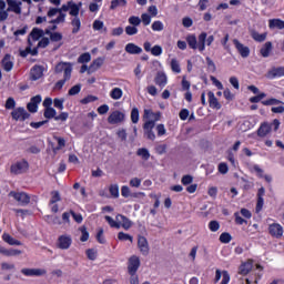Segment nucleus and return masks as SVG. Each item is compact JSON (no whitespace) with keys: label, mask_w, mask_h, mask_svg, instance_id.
<instances>
[{"label":"nucleus","mask_w":284,"mask_h":284,"mask_svg":"<svg viewBox=\"0 0 284 284\" xmlns=\"http://www.w3.org/2000/svg\"><path fill=\"white\" fill-rule=\"evenodd\" d=\"M44 32L43 30L41 29H38V28H34L32 31H31V34H30V38H29V43L30 45L27 47L26 50L21 51L20 54L21 57H26L28 54H32L34 57V54H37V48H33L32 49V43L31 41H39V39H41V37H43Z\"/></svg>","instance_id":"obj_1"},{"label":"nucleus","mask_w":284,"mask_h":284,"mask_svg":"<svg viewBox=\"0 0 284 284\" xmlns=\"http://www.w3.org/2000/svg\"><path fill=\"white\" fill-rule=\"evenodd\" d=\"M154 82L160 88H165L168 85V75L164 72H158Z\"/></svg>","instance_id":"obj_26"},{"label":"nucleus","mask_w":284,"mask_h":284,"mask_svg":"<svg viewBox=\"0 0 284 284\" xmlns=\"http://www.w3.org/2000/svg\"><path fill=\"white\" fill-rule=\"evenodd\" d=\"M105 221L109 223L110 227H115L116 230L120 229L119 221L112 219L110 215L104 216Z\"/></svg>","instance_id":"obj_47"},{"label":"nucleus","mask_w":284,"mask_h":284,"mask_svg":"<svg viewBox=\"0 0 284 284\" xmlns=\"http://www.w3.org/2000/svg\"><path fill=\"white\" fill-rule=\"evenodd\" d=\"M251 37H252V39H254V41L262 43V41H265L267 39V33H258L256 31H253L251 33Z\"/></svg>","instance_id":"obj_40"},{"label":"nucleus","mask_w":284,"mask_h":284,"mask_svg":"<svg viewBox=\"0 0 284 284\" xmlns=\"http://www.w3.org/2000/svg\"><path fill=\"white\" fill-rule=\"evenodd\" d=\"M90 61H92V55L89 52L81 54L78 59V63H90Z\"/></svg>","instance_id":"obj_46"},{"label":"nucleus","mask_w":284,"mask_h":284,"mask_svg":"<svg viewBox=\"0 0 284 284\" xmlns=\"http://www.w3.org/2000/svg\"><path fill=\"white\" fill-rule=\"evenodd\" d=\"M142 119L144 123L156 125V121L161 120V113H154L151 109H144Z\"/></svg>","instance_id":"obj_7"},{"label":"nucleus","mask_w":284,"mask_h":284,"mask_svg":"<svg viewBox=\"0 0 284 284\" xmlns=\"http://www.w3.org/2000/svg\"><path fill=\"white\" fill-rule=\"evenodd\" d=\"M254 262L252 260H248L240 265L239 274H241L242 276H247L248 272H252Z\"/></svg>","instance_id":"obj_18"},{"label":"nucleus","mask_w":284,"mask_h":284,"mask_svg":"<svg viewBox=\"0 0 284 284\" xmlns=\"http://www.w3.org/2000/svg\"><path fill=\"white\" fill-rule=\"evenodd\" d=\"M39 103H41V95H36L31 98L30 102L27 105L29 112H37V110H39Z\"/></svg>","instance_id":"obj_23"},{"label":"nucleus","mask_w":284,"mask_h":284,"mask_svg":"<svg viewBox=\"0 0 284 284\" xmlns=\"http://www.w3.org/2000/svg\"><path fill=\"white\" fill-rule=\"evenodd\" d=\"M29 168L30 165L28 164V161L22 160L11 165V172L12 174H23L27 170H29Z\"/></svg>","instance_id":"obj_9"},{"label":"nucleus","mask_w":284,"mask_h":284,"mask_svg":"<svg viewBox=\"0 0 284 284\" xmlns=\"http://www.w3.org/2000/svg\"><path fill=\"white\" fill-rule=\"evenodd\" d=\"M153 32H163L165 26L161 22V20H156L151 26Z\"/></svg>","instance_id":"obj_43"},{"label":"nucleus","mask_w":284,"mask_h":284,"mask_svg":"<svg viewBox=\"0 0 284 284\" xmlns=\"http://www.w3.org/2000/svg\"><path fill=\"white\" fill-rule=\"evenodd\" d=\"M230 278H231L230 273L227 271H221V270L215 271L214 283H219V281H221L220 284H230Z\"/></svg>","instance_id":"obj_15"},{"label":"nucleus","mask_w":284,"mask_h":284,"mask_svg":"<svg viewBox=\"0 0 284 284\" xmlns=\"http://www.w3.org/2000/svg\"><path fill=\"white\" fill-rule=\"evenodd\" d=\"M55 72L61 74L63 72L65 81H70L72 77V63L70 62H60L55 67Z\"/></svg>","instance_id":"obj_4"},{"label":"nucleus","mask_w":284,"mask_h":284,"mask_svg":"<svg viewBox=\"0 0 284 284\" xmlns=\"http://www.w3.org/2000/svg\"><path fill=\"white\" fill-rule=\"evenodd\" d=\"M47 14L50 19H52V17H57V14H58L57 19L51 20L50 23L59 24V23H63L65 21V13H63V7H61L60 9L51 8V9H49Z\"/></svg>","instance_id":"obj_2"},{"label":"nucleus","mask_w":284,"mask_h":284,"mask_svg":"<svg viewBox=\"0 0 284 284\" xmlns=\"http://www.w3.org/2000/svg\"><path fill=\"white\" fill-rule=\"evenodd\" d=\"M125 52L128 54H141L143 52V49L132 42L128 43L124 48Z\"/></svg>","instance_id":"obj_27"},{"label":"nucleus","mask_w":284,"mask_h":284,"mask_svg":"<svg viewBox=\"0 0 284 284\" xmlns=\"http://www.w3.org/2000/svg\"><path fill=\"white\" fill-rule=\"evenodd\" d=\"M131 121H132V123H139V109H136V108L132 109Z\"/></svg>","instance_id":"obj_60"},{"label":"nucleus","mask_w":284,"mask_h":284,"mask_svg":"<svg viewBox=\"0 0 284 284\" xmlns=\"http://www.w3.org/2000/svg\"><path fill=\"white\" fill-rule=\"evenodd\" d=\"M138 156H141L143 161H148L150 159V151L145 148H141L136 151Z\"/></svg>","instance_id":"obj_44"},{"label":"nucleus","mask_w":284,"mask_h":284,"mask_svg":"<svg viewBox=\"0 0 284 284\" xmlns=\"http://www.w3.org/2000/svg\"><path fill=\"white\" fill-rule=\"evenodd\" d=\"M155 130L158 132V136H165V134L168 133V130H165L164 124H158Z\"/></svg>","instance_id":"obj_59"},{"label":"nucleus","mask_w":284,"mask_h":284,"mask_svg":"<svg viewBox=\"0 0 284 284\" xmlns=\"http://www.w3.org/2000/svg\"><path fill=\"white\" fill-rule=\"evenodd\" d=\"M268 233L274 239L283 237V234H284L283 225H281L280 223H273V224L268 225Z\"/></svg>","instance_id":"obj_10"},{"label":"nucleus","mask_w":284,"mask_h":284,"mask_svg":"<svg viewBox=\"0 0 284 284\" xmlns=\"http://www.w3.org/2000/svg\"><path fill=\"white\" fill-rule=\"evenodd\" d=\"M125 121V113L119 110L112 111L108 116L110 125H121Z\"/></svg>","instance_id":"obj_3"},{"label":"nucleus","mask_w":284,"mask_h":284,"mask_svg":"<svg viewBox=\"0 0 284 284\" xmlns=\"http://www.w3.org/2000/svg\"><path fill=\"white\" fill-rule=\"evenodd\" d=\"M44 118L45 119H55L57 118V110L52 106L44 109Z\"/></svg>","instance_id":"obj_41"},{"label":"nucleus","mask_w":284,"mask_h":284,"mask_svg":"<svg viewBox=\"0 0 284 284\" xmlns=\"http://www.w3.org/2000/svg\"><path fill=\"white\" fill-rule=\"evenodd\" d=\"M262 103L264 105H284L283 101L275 99V98H271L268 100L262 101Z\"/></svg>","instance_id":"obj_45"},{"label":"nucleus","mask_w":284,"mask_h":284,"mask_svg":"<svg viewBox=\"0 0 284 284\" xmlns=\"http://www.w3.org/2000/svg\"><path fill=\"white\" fill-rule=\"evenodd\" d=\"M118 239H119V241H130V243H132V241H134L133 237H132V235L126 234V233H124V232H120V233L118 234Z\"/></svg>","instance_id":"obj_56"},{"label":"nucleus","mask_w":284,"mask_h":284,"mask_svg":"<svg viewBox=\"0 0 284 284\" xmlns=\"http://www.w3.org/2000/svg\"><path fill=\"white\" fill-rule=\"evenodd\" d=\"M209 230L211 232H219V230H221V224H219V221H211L209 223Z\"/></svg>","instance_id":"obj_55"},{"label":"nucleus","mask_w":284,"mask_h":284,"mask_svg":"<svg viewBox=\"0 0 284 284\" xmlns=\"http://www.w3.org/2000/svg\"><path fill=\"white\" fill-rule=\"evenodd\" d=\"M2 241H4V243H8V245H21V241L16 240L8 233L2 234Z\"/></svg>","instance_id":"obj_32"},{"label":"nucleus","mask_w":284,"mask_h":284,"mask_svg":"<svg viewBox=\"0 0 284 284\" xmlns=\"http://www.w3.org/2000/svg\"><path fill=\"white\" fill-rule=\"evenodd\" d=\"M9 196H12V199H14L19 205H28V203H30V196L23 192H10Z\"/></svg>","instance_id":"obj_11"},{"label":"nucleus","mask_w":284,"mask_h":284,"mask_svg":"<svg viewBox=\"0 0 284 284\" xmlns=\"http://www.w3.org/2000/svg\"><path fill=\"white\" fill-rule=\"evenodd\" d=\"M186 42L191 50H199L196 36L190 34L186 37Z\"/></svg>","instance_id":"obj_36"},{"label":"nucleus","mask_w":284,"mask_h":284,"mask_svg":"<svg viewBox=\"0 0 284 284\" xmlns=\"http://www.w3.org/2000/svg\"><path fill=\"white\" fill-rule=\"evenodd\" d=\"M81 6H83V3L79 2L75 3L73 1H69L67 4L62 6V10L63 12H68L69 14H71V17H79V12L81 10Z\"/></svg>","instance_id":"obj_6"},{"label":"nucleus","mask_w":284,"mask_h":284,"mask_svg":"<svg viewBox=\"0 0 284 284\" xmlns=\"http://www.w3.org/2000/svg\"><path fill=\"white\" fill-rule=\"evenodd\" d=\"M125 33L129 37H134V34H139V29L136 27H133V26H126L125 27Z\"/></svg>","instance_id":"obj_50"},{"label":"nucleus","mask_w":284,"mask_h":284,"mask_svg":"<svg viewBox=\"0 0 284 284\" xmlns=\"http://www.w3.org/2000/svg\"><path fill=\"white\" fill-rule=\"evenodd\" d=\"M268 28L270 30H284V21L278 18L270 19Z\"/></svg>","instance_id":"obj_22"},{"label":"nucleus","mask_w":284,"mask_h":284,"mask_svg":"<svg viewBox=\"0 0 284 284\" xmlns=\"http://www.w3.org/2000/svg\"><path fill=\"white\" fill-rule=\"evenodd\" d=\"M171 70L175 74H181V64L179 63V60L176 59L171 60Z\"/></svg>","instance_id":"obj_42"},{"label":"nucleus","mask_w":284,"mask_h":284,"mask_svg":"<svg viewBox=\"0 0 284 284\" xmlns=\"http://www.w3.org/2000/svg\"><path fill=\"white\" fill-rule=\"evenodd\" d=\"M116 221L120 225V227H123V230H130V227H132V221H130V219H128L124 215H116Z\"/></svg>","instance_id":"obj_25"},{"label":"nucleus","mask_w":284,"mask_h":284,"mask_svg":"<svg viewBox=\"0 0 284 284\" xmlns=\"http://www.w3.org/2000/svg\"><path fill=\"white\" fill-rule=\"evenodd\" d=\"M43 77V68L36 65L31 69V79L33 81H38V79H41Z\"/></svg>","instance_id":"obj_31"},{"label":"nucleus","mask_w":284,"mask_h":284,"mask_svg":"<svg viewBox=\"0 0 284 284\" xmlns=\"http://www.w3.org/2000/svg\"><path fill=\"white\" fill-rule=\"evenodd\" d=\"M71 26H72V32L73 34H77V32H79V30H81V19H79V17H74L71 20Z\"/></svg>","instance_id":"obj_38"},{"label":"nucleus","mask_w":284,"mask_h":284,"mask_svg":"<svg viewBox=\"0 0 284 284\" xmlns=\"http://www.w3.org/2000/svg\"><path fill=\"white\" fill-rule=\"evenodd\" d=\"M2 68L6 70V72H10L12 68H14V64L12 63V60L10 59V55H6L2 60Z\"/></svg>","instance_id":"obj_34"},{"label":"nucleus","mask_w":284,"mask_h":284,"mask_svg":"<svg viewBox=\"0 0 284 284\" xmlns=\"http://www.w3.org/2000/svg\"><path fill=\"white\" fill-rule=\"evenodd\" d=\"M140 21H142L143 26H150L152 23V16L142 13Z\"/></svg>","instance_id":"obj_54"},{"label":"nucleus","mask_w":284,"mask_h":284,"mask_svg":"<svg viewBox=\"0 0 284 284\" xmlns=\"http://www.w3.org/2000/svg\"><path fill=\"white\" fill-rule=\"evenodd\" d=\"M104 61H105V59H103V58H98V59L93 60L89 67V74H91V72H97V70H99V68H101V65H103Z\"/></svg>","instance_id":"obj_30"},{"label":"nucleus","mask_w":284,"mask_h":284,"mask_svg":"<svg viewBox=\"0 0 284 284\" xmlns=\"http://www.w3.org/2000/svg\"><path fill=\"white\" fill-rule=\"evenodd\" d=\"M109 192H110L111 196H113L114 199H119V185L118 184H112L109 189Z\"/></svg>","instance_id":"obj_53"},{"label":"nucleus","mask_w":284,"mask_h":284,"mask_svg":"<svg viewBox=\"0 0 284 284\" xmlns=\"http://www.w3.org/2000/svg\"><path fill=\"white\" fill-rule=\"evenodd\" d=\"M87 256L89 261H97V256H98L97 250L94 248L87 250Z\"/></svg>","instance_id":"obj_57"},{"label":"nucleus","mask_w":284,"mask_h":284,"mask_svg":"<svg viewBox=\"0 0 284 284\" xmlns=\"http://www.w3.org/2000/svg\"><path fill=\"white\" fill-rule=\"evenodd\" d=\"M230 241H232V235L230 233H222L220 235L221 243H230Z\"/></svg>","instance_id":"obj_62"},{"label":"nucleus","mask_w":284,"mask_h":284,"mask_svg":"<svg viewBox=\"0 0 284 284\" xmlns=\"http://www.w3.org/2000/svg\"><path fill=\"white\" fill-rule=\"evenodd\" d=\"M131 187H141V179L132 178L129 182Z\"/></svg>","instance_id":"obj_63"},{"label":"nucleus","mask_w":284,"mask_h":284,"mask_svg":"<svg viewBox=\"0 0 284 284\" xmlns=\"http://www.w3.org/2000/svg\"><path fill=\"white\" fill-rule=\"evenodd\" d=\"M151 54L153 57H161L163 54V48L161 45L156 44L151 49Z\"/></svg>","instance_id":"obj_52"},{"label":"nucleus","mask_w":284,"mask_h":284,"mask_svg":"<svg viewBox=\"0 0 284 284\" xmlns=\"http://www.w3.org/2000/svg\"><path fill=\"white\" fill-rule=\"evenodd\" d=\"M47 221H49V223H51L52 225H61V219H59V216L48 215Z\"/></svg>","instance_id":"obj_61"},{"label":"nucleus","mask_w":284,"mask_h":284,"mask_svg":"<svg viewBox=\"0 0 284 284\" xmlns=\"http://www.w3.org/2000/svg\"><path fill=\"white\" fill-rule=\"evenodd\" d=\"M57 247L59 250H70L72 247V235L64 233L58 237Z\"/></svg>","instance_id":"obj_5"},{"label":"nucleus","mask_w":284,"mask_h":284,"mask_svg":"<svg viewBox=\"0 0 284 284\" xmlns=\"http://www.w3.org/2000/svg\"><path fill=\"white\" fill-rule=\"evenodd\" d=\"M2 254L3 256H19V254H21V251L14 248H4Z\"/></svg>","instance_id":"obj_49"},{"label":"nucleus","mask_w":284,"mask_h":284,"mask_svg":"<svg viewBox=\"0 0 284 284\" xmlns=\"http://www.w3.org/2000/svg\"><path fill=\"white\" fill-rule=\"evenodd\" d=\"M11 115L14 121H26V119L30 116L28 111L23 108H17L11 112Z\"/></svg>","instance_id":"obj_14"},{"label":"nucleus","mask_w":284,"mask_h":284,"mask_svg":"<svg viewBox=\"0 0 284 284\" xmlns=\"http://www.w3.org/2000/svg\"><path fill=\"white\" fill-rule=\"evenodd\" d=\"M138 247L143 256H148L150 254V244L148 243V239L144 236L138 237Z\"/></svg>","instance_id":"obj_13"},{"label":"nucleus","mask_w":284,"mask_h":284,"mask_svg":"<svg viewBox=\"0 0 284 284\" xmlns=\"http://www.w3.org/2000/svg\"><path fill=\"white\" fill-rule=\"evenodd\" d=\"M271 133H272V124H270L268 122H263L257 129V136H260L261 139H265V136H267V134H271Z\"/></svg>","instance_id":"obj_17"},{"label":"nucleus","mask_w":284,"mask_h":284,"mask_svg":"<svg viewBox=\"0 0 284 284\" xmlns=\"http://www.w3.org/2000/svg\"><path fill=\"white\" fill-rule=\"evenodd\" d=\"M261 55L264 57V59H267L270 57V53L272 52V42H266L260 50Z\"/></svg>","instance_id":"obj_35"},{"label":"nucleus","mask_w":284,"mask_h":284,"mask_svg":"<svg viewBox=\"0 0 284 284\" xmlns=\"http://www.w3.org/2000/svg\"><path fill=\"white\" fill-rule=\"evenodd\" d=\"M207 33L202 32L197 38V50L199 52H205V44H206Z\"/></svg>","instance_id":"obj_28"},{"label":"nucleus","mask_w":284,"mask_h":284,"mask_svg":"<svg viewBox=\"0 0 284 284\" xmlns=\"http://www.w3.org/2000/svg\"><path fill=\"white\" fill-rule=\"evenodd\" d=\"M233 43H234L237 52H240V54L243 59H247V57H250V48L248 47H245L239 40H233Z\"/></svg>","instance_id":"obj_19"},{"label":"nucleus","mask_w":284,"mask_h":284,"mask_svg":"<svg viewBox=\"0 0 284 284\" xmlns=\"http://www.w3.org/2000/svg\"><path fill=\"white\" fill-rule=\"evenodd\" d=\"M93 30L95 32H108V28H105V23L101 20H94L93 21Z\"/></svg>","instance_id":"obj_33"},{"label":"nucleus","mask_w":284,"mask_h":284,"mask_svg":"<svg viewBox=\"0 0 284 284\" xmlns=\"http://www.w3.org/2000/svg\"><path fill=\"white\" fill-rule=\"evenodd\" d=\"M59 201H61V193H59V191H53L51 193L50 205H54V203H59Z\"/></svg>","instance_id":"obj_48"},{"label":"nucleus","mask_w":284,"mask_h":284,"mask_svg":"<svg viewBox=\"0 0 284 284\" xmlns=\"http://www.w3.org/2000/svg\"><path fill=\"white\" fill-rule=\"evenodd\" d=\"M207 97L210 108H212V110H221V102H219V99H216L214 92L209 91Z\"/></svg>","instance_id":"obj_20"},{"label":"nucleus","mask_w":284,"mask_h":284,"mask_svg":"<svg viewBox=\"0 0 284 284\" xmlns=\"http://www.w3.org/2000/svg\"><path fill=\"white\" fill-rule=\"evenodd\" d=\"M8 3V11L9 12H14L16 14H21V1L17 0H9Z\"/></svg>","instance_id":"obj_24"},{"label":"nucleus","mask_w":284,"mask_h":284,"mask_svg":"<svg viewBox=\"0 0 284 284\" xmlns=\"http://www.w3.org/2000/svg\"><path fill=\"white\" fill-rule=\"evenodd\" d=\"M281 77H284V67H275L267 73L268 79H281Z\"/></svg>","instance_id":"obj_21"},{"label":"nucleus","mask_w":284,"mask_h":284,"mask_svg":"<svg viewBox=\"0 0 284 284\" xmlns=\"http://www.w3.org/2000/svg\"><path fill=\"white\" fill-rule=\"evenodd\" d=\"M51 41L59 42L61 39H63V36L59 32H52L50 33Z\"/></svg>","instance_id":"obj_64"},{"label":"nucleus","mask_w":284,"mask_h":284,"mask_svg":"<svg viewBox=\"0 0 284 284\" xmlns=\"http://www.w3.org/2000/svg\"><path fill=\"white\" fill-rule=\"evenodd\" d=\"M125 6H128L126 0H112L110 8L111 10H116V8H125Z\"/></svg>","instance_id":"obj_39"},{"label":"nucleus","mask_w":284,"mask_h":284,"mask_svg":"<svg viewBox=\"0 0 284 284\" xmlns=\"http://www.w3.org/2000/svg\"><path fill=\"white\" fill-rule=\"evenodd\" d=\"M21 273L24 276H43L47 274L45 268H22Z\"/></svg>","instance_id":"obj_16"},{"label":"nucleus","mask_w":284,"mask_h":284,"mask_svg":"<svg viewBox=\"0 0 284 284\" xmlns=\"http://www.w3.org/2000/svg\"><path fill=\"white\" fill-rule=\"evenodd\" d=\"M109 97H111V99L113 101H119V100L123 99V89H121L119 87L113 88L110 91Z\"/></svg>","instance_id":"obj_29"},{"label":"nucleus","mask_w":284,"mask_h":284,"mask_svg":"<svg viewBox=\"0 0 284 284\" xmlns=\"http://www.w3.org/2000/svg\"><path fill=\"white\" fill-rule=\"evenodd\" d=\"M156 124L153 123H144L143 124V130H144V136L149 140V141H155L156 140V133H154V126Z\"/></svg>","instance_id":"obj_12"},{"label":"nucleus","mask_w":284,"mask_h":284,"mask_svg":"<svg viewBox=\"0 0 284 284\" xmlns=\"http://www.w3.org/2000/svg\"><path fill=\"white\" fill-rule=\"evenodd\" d=\"M139 267H141V260L139 256L133 255L128 261V272L131 276H134L136 272H139Z\"/></svg>","instance_id":"obj_8"},{"label":"nucleus","mask_w":284,"mask_h":284,"mask_svg":"<svg viewBox=\"0 0 284 284\" xmlns=\"http://www.w3.org/2000/svg\"><path fill=\"white\" fill-rule=\"evenodd\" d=\"M63 103H65V99H63V98H55L53 100V105L58 110H63Z\"/></svg>","instance_id":"obj_51"},{"label":"nucleus","mask_w":284,"mask_h":284,"mask_svg":"<svg viewBox=\"0 0 284 284\" xmlns=\"http://www.w3.org/2000/svg\"><path fill=\"white\" fill-rule=\"evenodd\" d=\"M54 141H57L58 145L53 149V152H59L60 150H63L65 148L67 141L62 136H54Z\"/></svg>","instance_id":"obj_37"},{"label":"nucleus","mask_w":284,"mask_h":284,"mask_svg":"<svg viewBox=\"0 0 284 284\" xmlns=\"http://www.w3.org/2000/svg\"><path fill=\"white\" fill-rule=\"evenodd\" d=\"M129 23L130 26H133V27H138V26H141V18L136 17V16H132L129 18Z\"/></svg>","instance_id":"obj_58"}]
</instances>
